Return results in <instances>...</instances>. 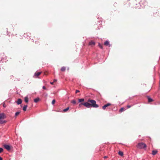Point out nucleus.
I'll return each instance as SVG.
<instances>
[{
  "instance_id": "obj_9",
  "label": "nucleus",
  "mask_w": 160,
  "mask_h": 160,
  "mask_svg": "<svg viewBox=\"0 0 160 160\" xmlns=\"http://www.w3.org/2000/svg\"><path fill=\"white\" fill-rule=\"evenodd\" d=\"M41 73V72H36L35 73V76L38 77L39 76Z\"/></svg>"
},
{
  "instance_id": "obj_13",
  "label": "nucleus",
  "mask_w": 160,
  "mask_h": 160,
  "mask_svg": "<svg viewBox=\"0 0 160 160\" xmlns=\"http://www.w3.org/2000/svg\"><path fill=\"white\" fill-rule=\"evenodd\" d=\"M27 105H25L24 106L23 108V110L24 111H25L26 110V109L27 107Z\"/></svg>"
},
{
  "instance_id": "obj_29",
  "label": "nucleus",
  "mask_w": 160,
  "mask_h": 160,
  "mask_svg": "<svg viewBox=\"0 0 160 160\" xmlns=\"http://www.w3.org/2000/svg\"><path fill=\"white\" fill-rule=\"evenodd\" d=\"M53 83H54L53 82H50V84H53Z\"/></svg>"
},
{
  "instance_id": "obj_21",
  "label": "nucleus",
  "mask_w": 160,
  "mask_h": 160,
  "mask_svg": "<svg viewBox=\"0 0 160 160\" xmlns=\"http://www.w3.org/2000/svg\"><path fill=\"white\" fill-rule=\"evenodd\" d=\"M25 101L26 102H28V97H26L25 98Z\"/></svg>"
},
{
  "instance_id": "obj_7",
  "label": "nucleus",
  "mask_w": 160,
  "mask_h": 160,
  "mask_svg": "<svg viewBox=\"0 0 160 160\" xmlns=\"http://www.w3.org/2000/svg\"><path fill=\"white\" fill-rule=\"evenodd\" d=\"M142 3L144 7L148 6V2L146 1H142Z\"/></svg>"
},
{
  "instance_id": "obj_11",
  "label": "nucleus",
  "mask_w": 160,
  "mask_h": 160,
  "mask_svg": "<svg viewBox=\"0 0 160 160\" xmlns=\"http://www.w3.org/2000/svg\"><path fill=\"white\" fill-rule=\"evenodd\" d=\"M104 45L106 46H108L109 45V42L108 41H106L104 43Z\"/></svg>"
},
{
  "instance_id": "obj_5",
  "label": "nucleus",
  "mask_w": 160,
  "mask_h": 160,
  "mask_svg": "<svg viewBox=\"0 0 160 160\" xmlns=\"http://www.w3.org/2000/svg\"><path fill=\"white\" fill-rule=\"evenodd\" d=\"M111 105V104L110 103H108L107 104H105L102 107V108L103 110H105L106 108Z\"/></svg>"
},
{
  "instance_id": "obj_10",
  "label": "nucleus",
  "mask_w": 160,
  "mask_h": 160,
  "mask_svg": "<svg viewBox=\"0 0 160 160\" xmlns=\"http://www.w3.org/2000/svg\"><path fill=\"white\" fill-rule=\"evenodd\" d=\"M40 100V99L39 98H38L35 99L34 100V102H38Z\"/></svg>"
},
{
  "instance_id": "obj_24",
  "label": "nucleus",
  "mask_w": 160,
  "mask_h": 160,
  "mask_svg": "<svg viewBox=\"0 0 160 160\" xmlns=\"http://www.w3.org/2000/svg\"><path fill=\"white\" fill-rule=\"evenodd\" d=\"M55 100L54 99H53L52 101V104H54L55 103Z\"/></svg>"
},
{
  "instance_id": "obj_27",
  "label": "nucleus",
  "mask_w": 160,
  "mask_h": 160,
  "mask_svg": "<svg viewBox=\"0 0 160 160\" xmlns=\"http://www.w3.org/2000/svg\"><path fill=\"white\" fill-rule=\"evenodd\" d=\"M80 92V91L79 90H77L76 91V93L78 92Z\"/></svg>"
},
{
  "instance_id": "obj_18",
  "label": "nucleus",
  "mask_w": 160,
  "mask_h": 160,
  "mask_svg": "<svg viewBox=\"0 0 160 160\" xmlns=\"http://www.w3.org/2000/svg\"><path fill=\"white\" fill-rule=\"evenodd\" d=\"M79 102H82L84 101V99L83 98L82 99H78Z\"/></svg>"
},
{
  "instance_id": "obj_19",
  "label": "nucleus",
  "mask_w": 160,
  "mask_h": 160,
  "mask_svg": "<svg viewBox=\"0 0 160 160\" xmlns=\"http://www.w3.org/2000/svg\"><path fill=\"white\" fill-rule=\"evenodd\" d=\"M69 109V107H68V108H66L65 109H64L63 110V112H67V111H68Z\"/></svg>"
},
{
  "instance_id": "obj_6",
  "label": "nucleus",
  "mask_w": 160,
  "mask_h": 160,
  "mask_svg": "<svg viewBox=\"0 0 160 160\" xmlns=\"http://www.w3.org/2000/svg\"><path fill=\"white\" fill-rule=\"evenodd\" d=\"M89 45L91 46H93L95 45V43L93 41H92L89 42Z\"/></svg>"
},
{
  "instance_id": "obj_15",
  "label": "nucleus",
  "mask_w": 160,
  "mask_h": 160,
  "mask_svg": "<svg viewBox=\"0 0 160 160\" xmlns=\"http://www.w3.org/2000/svg\"><path fill=\"white\" fill-rule=\"evenodd\" d=\"M157 153V151L153 150L152 151V154L153 155H155Z\"/></svg>"
},
{
  "instance_id": "obj_1",
  "label": "nucleus",
  "mask_w": 160,
  "mask_h": 160,
  "mask_svg": "<svg viewBox=\"0 0 160 160\" xmlns=\"http://www.w3.org/2000/svg\"><path fill=\"white\" fill-rule=\"evenodd\" d=\"M82 105H83L86 107L89 108L93 107L94 108H97L98 107V105L96 104V102L95 100L92 99H88V102L84 103H82L79 105V107H80Z\"/></svg>"
},
{
  "instance_id": "obj_28",
  "label": "nucleus",
  "mask_w": 160,
  "mask_h": 160,
  "mask_svg": "<svg viewBox=\"0 0 160 160\" xmlns=\"http://www.w3.org/2000/svg\"><path fill=\"white\" fill-rule=\"evenodd\" d=\"M42 88H43V89H46V87H45V86H43V87H42Z\"/></svg>"
},
{
  "instance_id": "obj_25",
  "label": "nucleus",
  "mask_w": 160,
  "mask_h": 160,
  "mask_svg": "<svg viewBox=\"0 0 160 160\" xmlns=\"http://www.w3.org/2000/svg\"><path fill=\"white\" fill-rule=\"evenodd\" d=\"M3 149L2 148H0V153H1L3 151Z\"/></svg>"
},
{
  "instance_id": "obj_12",
  "label": "nucleus",
  "mask_w": 160,
  "mask_h": 160,
  "mask_svg": "<svg viewBox=\"0 0 160 160\" xmlns=\"http://www.w3.org/2000/svg\"><path fill=\"white\" fill-rule=\"evenodd\" d=\"M66 68L65 67H62L61 69V70L62 72H64L66 70Z\"/></svg>"
},
{
  "instance_id": "obj_2",
  "label": "nucleus",
  "mask_w": 160,
  "mask_h": 160,
  "mask_svg": "<svg viewBox=\"0 0 160 160\" xmlns=\"http://www.w3.org/2000/svg\"><path fill=\"white\" fill-rule=\"evenodd\" d=\"M7 116L3 112L0 113V124L6 123L7 121L4 119L6 118Z\"/></svg>"
},
{
  "instance_id": "obj_20",
  "label": "nucleus",
  "mask_w": 160,
  "mask_h": 160,
  "mask_svg": "<svg viewBox=\"0 0 160 160\" xmlns=\"http://www.w3.org/2000/svg\"><path fill=\"white\" fill-rule=\"evenodd\" d=\"M125 110V109H124V108H122L120 109L119 111L121 112H123Z\"/></svg>"
},
{
  "instance_id": "obj_4",
  "label": "nucleus",
  "mask_w": 160,
  "mask_h": 160,
  "mask_svg": "<svg viewBox=\"0 0 160 160\" xmlns=\"http://www.w3.org/2000/svg\"><path fill=\"white\" fill-rule=\"evenodd\" d=\"M3 147L5 148L8 151L10 150L11 149V147L9 145L7 144H4L3 145Z\"/></svg>"
},
{
  "instance_id": "obj_16",
  "label": "nucleus",
  "mask_w": 160,
  "mask_h": 160,
  "mask_svg": "<svg viewBox=\"0 0 160 160\" xmlns=\"http://www.w3.org/2000/svg\"><path fill=\"white\" fill-rule=\"evenodd\" d=\"M148 102H152L153 101L152 99V98H150L149 97H148Z\"/></svg>"
},
{
  "instance_id": "obj_8",
  "label": "nucleus",
  "mask_w": 160,
  "mask_h": 160,
  "mask_svg": "<svg viewBox=\"0 0 160 160\" xmlns=\"http://www.w3.org/2000/svg\"><path fill=\"white\" fill-rule=\"evenodd\" d=\"M22 101L21 99H18L17 102L18 104L19 105L22 103Z\"/></svg>"
},
{
  "instance_id": "obj_26",
  "label": "nucleus",
  "mask_w": 160,
  "mask_h": 160,
  "mask_svg": "<svg viewBox=\"0 0 160 160\" xmlns=\"http://www.w3.org/2000/svg\"><path fill=\"white\" fill-rule=\"evenodd\" d=\"M132 107V106L131 105H128L127 106V108H130Z\"/></svg>"
},
{
  "instance_id": "obj_3",
  "label": "nucleus",
  "mask_w": 160,
  "mask_h": 160,
  "mask_svg": "<svg viewBox=\"0 0 160 160\" xmlns=\"http://www.w3.org/2000/svg\"><path fill=\"white\" fill-rule=\"evenodd\" d=\"M146 145L143 142L139 143L137 145V147L139 149L144 148H146Z\"/></svg>"
},
{
  "instance_id": "obj_14",
  "label": "nucleus",
  "mask_w": 160,
  "mask_h": 160,
  "mask_svg": "<svg viewBox=\"0 0 160 160\" xmlns=\"http://www.w3.org/2000/svg\"><path fill=\"white\" fill-rule=\"evenodd\" d=\"M118 154L120 156H123V152L122 151H119L118 152Z\"/></svg>"
},
{
  "instance_id": "obj_32",
  "label": "nucleus",
  "mask_w": 160,
  "mask_h": 160,
  "mask_svg": "<svg viewBox=\"0 0 160 160\" xmlns=\"http://www.w3.org/2000/svg\"><path fill=\"white\" fill-rule=\"evenodd\" d=\"M0 160H2V158L1 157H0Z\"/></svg>"
},
{
  "instance_id": "obj_33",
  "label": "nucleus",
  "mask_w": 160,
  "mask_h": 160,
  "mask_svg": "<svg viewBox=\"0 0 160 160\" xmlns=\"http://www.w3.org/2000/svg\"><path fill=\"white\" fill-rule=\"evenodd\" d=\"M3 107H6V106H5V105H4V104L3 105Z\"/></svg>"
},
{
  "instance_id": "obj_30",
  "label": "nucleus",
  "mask_w": 160,
  "mask_h": 160,
  "mask_svg": "<svg viewBox=\"0 0 160 160\" xmlns=\"http://www.w3.org/2000/svg\"><path fill=\"white\" fill-rule=\"evenodd\" d=\"M104 158H108V156H104Z\"/></svg>"
},
{
  "instance_id": "obj_17",
  "label": "nucleus",
  "mask_w": 160,
  "mask_h": 160,
  "mask_svg": "<svg viewBox=\"0 0 160 160\" xmlns=\"http://www.w3.org/2000/svg\"><path fill=\"white\" fill-rule=\"evenodd\" d=\"M20 113V112H17L15 113V117H16Z\"/></svg>"
},
{
  "instance_id": "obj_22",
  "label": "nucleus",
  "mask_w": 160,
  "mask_h": 160,
  "mask_svg": "<svg viewBox=\"0 0 160 160\" xmlns=\"http://www.w3.org/2000/svg\"><path fill=\"white\" fill-rule=\"evenodd\" d=\"M71 102L73 104H75L76 103V101L75 100H72L71 101Z\"/></svg>"
},
{
  "instance_id": "obj_31",
  "label": "nucleus",
  "mask_w": 160,
  "mask_h": 160,
  "mask_svg": "<svg viewBox=\"0 0 160 160\" xmlns=\"http://www.w3.org/2000/svg\"><path fill=\"white\" fill-rule=\"evenodd\" d=\"M57 80L56 79H54L53 81V82H56Z\"/></svg>"
},
{
  "instance_id": "obj_23",
  "label": "nucleus",
  "mask_w": 160,
  "mask_h": 160,
  "mask_svg": "<svg viewBox=\"0 0 160 160\" xmlns=\"http://www.w3.org/2000/svg\"><path fill=\"white\" fill-rule=\"evenodd\" d=\"M98 46L101 49L102 48V45H101L100 43H98Z\"/></svg>"
}]
</instances>
